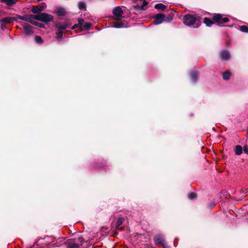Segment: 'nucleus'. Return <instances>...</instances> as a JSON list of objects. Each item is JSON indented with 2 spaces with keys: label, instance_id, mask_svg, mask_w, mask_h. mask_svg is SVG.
<instances>
[{
  "label": "nucleus",
  "instance_id": "obj_1",
  "mask_svg": "<svg viewBox=\"0 0 248 248\" xmlns=\"http://www.w3.org/2000/svg\"><path fill=\"white\" fill-rule=\"evenodd\" d=\"M183 20L184 24L188 26H193L194 28H199L201 22L199 17L190 14H186L184 16Z\"/></svg>",
  "mask_w": 248,
  "mask_h": 248
},
{
  "label": "nucleus",
  "instance_id": "obj_2",
  "mask_svg": "<svg viewBox=\"0 0 248 248\" xmlns=\"http://www.w3.org/2000/svg\"><path fill=\"white\" fill-rule=\"evenodd\" d=\"M35 20L44 22H51L53 20V17L47 13H42L35 15Z\"/></svg>",
  "mask_w": 248,
  "mask_h": 248
},
{
  "label": "nucleus",
  "instance_id": "obj_3",
  "mask_svg": "<svg viewBox=\"0 0 248 248\" xmlns=\"http://www.w3.org/2000/svg\"><path fill=\"white\" fill-rule=\"evenodd\" d=\"M68 26L66 22H59L55 25V33L57 35L63 34Z\"/></svg>",
  "mask_w": 248,
  "mask_h": 248
},
{
  "label": "nucleus",
  "instance_id": "obj_4",
  "mask_svg": "<svg viewBox=\"0 0 248 248\" xmlns=\"http://www.w3.org/2000/svg\"><path fill=\"white\" fill-rule=\"evenodd\" d=\"M213 19L215 22L220 26L224 23L228 22L229 20L228 18L223 17L220 14L215 15L213 17Z\"/></svg>",
  "mask_w": 248,
  "mask_h": 248
},
{
  "label": "nucleus",
  "instance_id": "obj_5",
  "mask_svg": "<svg viewBox=\"0 0 248 248\" xmlns=\"http://www.w3.org/2000/svg\"><path fill=\"white\" fill-rule=\"evenodd\" d=\"M123 13V11L120 7L118 6L115 7L112 12L114 16L113 18L115 20H120L122 16Z\"/></svg>",
  "mask_w": 248,
  "mask_h": 248
},
{
  "label": "nucleus",
  "instance_id": "obj_6",
  "mask_svg": "<svg viewBox=\"0 0 248 248\" xmlns=\"http://www.w3.org/2000/svg\"><path fill=\"white\" fill-rule=\"evenodd\" d=\"M165 16L163 14H157L154 16L155 20L154 21L153 24L155 25H157L162 23L165 19Z\"/></svg>",
  "mask_w": 248,
  "mask_h": 248
},
{
  "label": "nucleus",
  "instance_id": "obj_7",
  "mask_svg": "<svg viewBox=\"0 0 248 248\" xmlns=\"http://www.w3.org/2000/svg\"><path fill=\"white\" fill-rule=\"evenodd\" d=\"M35 15H24L22 16H18L17 18L20 20H22L29 22H32V20H35Z\"/></svg>",
  "mask_w": 248,
  "mask_h": 248
},
{
  "label": "nucleus",
  "instance_id": "obj_8",
  "mask_svg": "<svg viewBox=\"0 0 248 248\" xmlns=\"http://www.w3.org/2000/svg\"><path fill=\"white\" fill-rule=\"evenodd\" d=\"M22 26L24 30V33L26 35H31L33 33V31L32 30V26L27 24V23H24L22 24Z\"/></svg>",
  "mask_w": 248,
  "mask_h": 248
},
{
  "label": "nucleus",
  "instance_id": "obj_9",
  "mask_svg": "<svg viewBox=\"0 0 248 248\" xmlns=\"http://www.w3.org/2000/svg\"><path fill=\"white\" fill-rule=\"evenodd\" d=\"M154 241L156 245H161L165 246V240L163 237L160 235H157L154 238Z\"/></svg>",
  "mask_w": 248,
  "mask_h": 248
},
{
  "label": "nucleus",
  "instance_id": "obj_10",
  "mask_svg": "<svg viewBox=\"0 0 248 248\" xmlns=\"http://www.w3.org/2000/svg\"><path fill=\"white\" fill-rule=\"evenodd\" d=\"M220 57L222 60H226L230 58V54L228 51L224 50L220 52Z\"/></svg>",
  "mask_w": 248,
  "mask_h": 248
},
{
  "label": "nucleus",
  "instance_id": "obj_11",
  "mask_svg": "<svg viewBox=\"0 0 248 248\" xmlns=\"http://www.w3.org/2000/svg\"><path fill=\"white\" fill-rule=\"evenodd\" d=\"M18 0H0V2L4 3L7 6H11L15 4Z\"/></svg>",
  "mask_w": 248,
  "mask_h": 248
},
{
  "label": "nucleus",
  "instance_id": "obj_12",
  "mask_svg": "<svg viewBox=\"0 0 248 248\" xmlns=\"http://www.w3.org/2000/svg\"><path fill=\"white\" fill-rule=\"evenodd\" d=\"M55 12L58 16H64L66 14L65 10L62 8L56 9Z\"/></svg>",
  "mask_w": 248,
  "mask_h": 248
},
{
  "label": "nucleus",
  "instance_id": "obj_13",
  "mask_svg": "<svg viewBox=\"0 0 248 248\" xmlns=\"http://www.w3.org/2000/svg\"><path fill=\"white\" fill-rule=\"evenodd\" d=\"M15 20L16 19L14 17L8 16L2 19L0 21V22H3L4 24L10 23L12 22V21Z\"/></svg>",
  "mask_w": 248,
  "mask_h": 248
},
{
  "label": "nucleus",
  "instance_id": "obj_14",
  "mask_svg": "<svg viewBox=\"0 0 248 248\" xmlns=\"http://www.w3.org/2000/svg\"><path fill=\"white\" fill-rule=\"evenodd\" d=\"M31 11L34 14H38L43 11V8L41 7H39L38 6H32Z\"/></svg>",
  "mask_w": 248,
  "mask_h": 248
},
{
  "label": "nucleus",
  "instance_id": "obj_15",
  "mask_svg": "<svg viewBox=\"0 0 248 248\" xmlns=\"http://www.w3.org/2000/svg\"><path fill=\"white\" fill-rule=\"evenodd\" d=\"M243 149L240 145H236L235 148V153L236 155H240L242 153Z\"/></svg>",
  "mask_w": 248,
  "mask_h": 248
},
{
  "label": "nucleus",
  "instance_id": "obj_16",
  "mask_svg": "<svg viewBox=\"0 0 248 248\" xmlns=\"http://www.w3.org/2000/svg\"><path fill=\"white\" fill-rule=\"evenodd\" d=\"M191 80L195 82L198 79V73L196 71H192L191 73Z\"/></svg>",
  "mask_w": 248,
  "mask_h": 248
},
{
  "label": "nucleus",
  "instance_id": "obj_17",
  "mask_svg": "<svg viewBox=\"0 0 248 248\" xmlns=\"http://www.w3.org/2000/svg\"><path fill=\"white\" fill-rule=\"evenodd\" d=\"M203 22L207 26L211 27L213 24V22L209 18L205 17Z\"/></svg>",
  "mask_w": 248,
  "mask_h": 248
},
{
  "label": "nucleus",
  "instance_id": "obj_18",
  "mask_svg": "<svg viewBox=\"0 0 248 248\" xmlns=\"http://www.w3.org/2000/svg\"><path fill=\"white\" fill-rule=\"evenodd\" d=\"M155 7L156 9H161L162 10H164L166 9V6L163 4L160 3L155 4Z\"/></svg>",
  "mask_w": 248,
  "mask_h": 248
},
{
  "label": "nucleus",
  "instance_id": "obj_19",
  "mask_svg": "<svg viewBox=\"0 0 248 248\" xmlns=\"http://www.w3.org/2000/svg\"><path fill=\"white\" fill-rule=\"evenodd\" d=\"M92 26V24L89 22H85L84 24L82 26V28L84 30L88 31L89 30Z\"/></svg>",
  "mask_w": 248,
  "mask_h": 248
},
{
  "label": "nucleus",
  "instance_id": "obj_20",
  "mask_svg": "<svg viewBox=\"0 0 248 248\" xmlns=\"http://www.w3.org/2000/svg\"><path fill=\"white\" fill-rule=\"evenodd\" d=\"M79 246L78 244L75 243H72L71 241L68 243V248H78Z\"/></svg>",
  "mask_w": 248,
  "mask_h": 248
},
{
  "label": "nucleus",
  "instance_id": "obj_21",
  "mask_svg": "<svg viewBox=\"0 0 248 248\" xmlns=\"http://www.w3.org/2000/svg\"><path fill=\"white\" fill-rule=\"evenodd\" d=\"M147 4H148V2L147 1H146L145 0H144L143 1V4L141 5H140V6H139L138 5H135V6H134V7H135V8H137L138 7H139L141 10H144V7L145 6H146Z\"/></svg>",
  "mask_w": 248,
  "mask_h": 248
},
{
  "label": "nucleus",
  "instance_id": "obj_22",
  "mask_svg": "<svg viewBox=\"0 0 248 248\" xmlns=\"http://www.w3.org/2000/svg\"><path fill=\"white\" fill-rule=\"evenodd\" d=\"M124 220V219L123 218L119 217L117 220V222L116 223V227L118 228L120 226H121L122 224V223H123Z\"/></svg>",
  "mask_w": 248,
  "mask_h": 248
},
{
  "label": "nucleus",
  "instance_id": "obj_23",
  "mask_svg": "<svg viewBox=\"0 0 248 248\" xmlns=\"http://www.w3.org/2000/svg\"><path fill=\"white\" fill-rule=\"evenodd\" d=\"M231 74L229 72H225L223 73V78L225 80H228L229 79Z\"/></svg>",
  "mask_w": 248,
  "mask_h": 248
},
{
  "label": "nucleus",
  "instance_id": "obj_24",
  "mask_svg": "<svg viewBox=\"0 0 248 248\" xmlns=\"http://www.w3.org/2000/svg\"><path fill=\"white\" fill-rule=\"evenodd\" d=\"M197 198V194L195 193H190L188 194V198L190 200H193Z\"/></svg>",
  "mask_w": 248,
  "mask_h": 248
},
{
  "label": "nucleus",
  "instance_id": "obj_25",
  "mask_svg": "<svg viewBox=\"0 0 248 248\" xmlns=\"http://www.w3.org/2000/svg\"><path fill=\"white\" fill-rule=\"evenodd\" d=\"M240 30L241 31L248 33V27L245 25L240 26Z\"/></svg>",
  "mask_w": 248,
  "mask_h": 248
},
{
  "label": "nucleus",
  "instance_id": "obj_26",
  "mask_svg": "<svg viewBox=\"0 0 248 248\" xmlns=\"http://www.w3.org/2000/svg\"><path fill=\"white\" fill-rule=\"evenodd\" d=\"M35 41L38 44H40L43 43V41L42 38L39 36H36L35 37Z\"/></svg>",
  "mask_w": 248,
  "mask_h": 248
},
{
  "label": "nucleus",
  "instance_id": "obj_27",
  "mask_svg": "<svg viewBox=\"0 0 248 248\" xmlns=\"http://www.w3.org/2000/svg\"><path fill=\"white\" fill-rule=\"evenodd\" d=\"M78 8H79V9H80V10H84V9H85V8H86L85 4L83 2H80L78 3Z\"/></svg>",
  "mask_w": 248,
  "mask_h": 248
},
{
  "label": "nucleus",
  "instance_id": "obj_28",
  "mask_svg": "<svg viewBox=\"0 0 248 248\" xmlns=\"http://www.w3.org/2000/svg\"><path fill=\"white\" fill-rule=\"evenodd\" d=\"M113 27L115 28H121L124 27V26L123 23H115L114 25L112 26Z\"/></svg>",
  "mask_w": 248,
  "mask_h": 248
},
{
  "label": "nucleus",
  "instance_id": "obj_29",
  "mask_svg": "<svg viewBox=\"0 0 248 248\" xmlns=\"http://www.w3.org/2000/svg\"><path fill=\"white\" fill-rule=\"evenodd\" d=\"M78 25H79L80 26V29H82L83 23L84 22V20L82 18H78Z\"/></svg>",
  "mask_w": 248,
  "mask_h": 248
},
{
  "label": "nucleus",
  "instance_id": "obj_30",
  "mask_svg": "<svg viewBox=\"0 0 248 248\" xmlns=\"http://www.w3.org/2000/svg\"><path fill=\"white\" fill-rule=\"evenodd\" d=\"M62 34H59V35H57V36H56V38L58 41L60 42V41H62Z\"/></svg>",
  "mask_w": 248,
  "mask_h": 248
},
{
  "label": "nucleus",
  "instance_id": "obj_31",
  "mask_svg": "<svg viewBox=\"0 0 248 248\" xmlns=\"http://www.w3.org/2000/svg\"><path fill=\"white\" fill-rule=\"evenodd\" d=\"M77 28H79L80 29V26L79 25H78V24H75L72 28V29L73 30H74V29H76Z\"/></svg>",
  "mask_w": 248,
  "mask_h": 248
},
{
  "label": "nucleus",
  "instance_id": "obj_32",
  "mask_svg": "<svg viewBox=\"0 0 248 248\" xmlns=\"http://www.w3.org/2000/svg\"><path fill=\"white\" fill-rule=\"evenodd\" d=\"M244 152L248 155V148L247 146H244L243 148Z\"/></svg>",
  "mask_w": 248,
  "mask_h": 248
},
{
  "label": "nucleus",
  "instance_id": "obj_33",
  "mask_svg": "<svg viewBox=\"0 0 248 248\" xmlns=\"http://www.w3.org/2000/svg\"><path fill=\"white\" fill-rule=\"evenodd\" d=\"M32 25H35V26H39V23L38 22H36L35 21H34L33 20H32V22H31Z\"/></svg>",
  "mask_w": 248,
  "mask_h": 248
},
{
  "label": "nucleus",
  "instance_id": "obj_34",
  "mask_svg": "<svg viewBox=\"0 0 248 248\" xmlns=\"http://www.w3.org/2000/svg\"><path fill=\"white\" fill-rule=\"evenodd\" d=\"M4 24H5L3 22H0L1 28L2 30H4L6 28Z\"/></svg>",
  "mask_w": 248,
  "mask_h": 248
},
{
  "label": "nucleus",
  "instance_id": "obj_35",
  "mask_svg": "<svg viewBox=\"0 0 248 248\" xmlns=\"http://www.w3.org/2000/svg\"><path fill=\"white\" fill-rule=\"evenodd\" d=\"M79 242L82 243L83 242V239L82 237H78V238Z\"/></svg>",
  "mask_w": 248,
  "mask_h": 248
},
{
  "label": "nucleus",
  "instance_id": "obj_36",
  "mask_svg": "<svg viewBox=\"0 0 248 248\" xmlns=\"http://www.w3.org/2000/svg\"><path fill=\"white\" fill-rule=\"evenodd\" d=\"M38 26L40 27V28H44L45 27L43 24H40V23H39Z\"/></svg>",
  "mask_w": 248,
  "mask_h": 248
},
{
  "label": "nucleus",
  "instance_id": "obj_37",
  "mask_svg": "<svg viewBox=\"0 0 248 248\" xmlns=\"http://www.w3.org/2000/svg\"><path fill=\"white\" fill-rule=\"evenodd\" d=\"M46 238H47L48 239H50V240H52L53 239V238L51 237H47Z\"/></svg>",
  "mask_w": 248,
  "mask_h": 248
},
{
  "label": "nucleus",
  "instance_id": "obj_38",
  "mask_svg": "<svg viewBox=\"0 0 248 248\" xmlns=\"http://www.w3.org/2000/svg\"><path fill=\"white\" fill-rule=\"evenodd\" d=\"M214 206H215V204H213V205H212V207H213Z\"/></svg>",
  "mask_w": 248,
  "mask_h": 248
}]
</instances>
